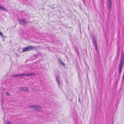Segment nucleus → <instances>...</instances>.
I'll return each instance as SVG.
<instances>
[{
	"instance_id": "f257e3e1",
	"label": "nucleus",
	"mask_w": 124,
	"mask_h": 124,
	"mask_svg": "<svg viewBox=\"0 0 124 124\" xmlns=\"http://www.w3.org/2000/svg\"><path fill=\"white\" fill-rule=\"evenodd\" d=\"M124 62V53H122L121 59L119 66L123 67Z\"/></svg>"
},
{
	"instance_id": "f03ea898",
	"label": "nucleus",
	"mask_w": 124,
	"mask_h": 124,
	"mask_svg": "<svg viewBox=\"0 0 124 124\" xmlns=\"http://www.w3.org/2000/svg\"><path fill=\"white\" fill-rule=\"evenodd\" d=\"M33 48V47L32 46H28L23 48L22 51L24 52L27 51H29L32 49Z\"/></svg>"
},
{
	"instance_id": "7ed1b4c3",
	"label": "nucleus",
	"mask_w": 124,
	"mask_h": 124,
	"mask_svg": "<svg viewBox=\"0 0 124 124\" xmlns=\"http://www.w3.org/2000/svg\"><path fill=\"white\" fill-rule=\"evenodd\" d=\"M107 4V8L109 10H110L111 8V0H108Z\"/></svg>"
},
{
	"instance_id": "20e7f679",
	"label": "nucleus",
	"mask_w": 124,
	"mask_h": 124,
	"mask_svg": "<svg viewBox=\"0 0 124 124\" xmlns=\"http://www.w3.org/2000/svg\"><path fill=\"white\" fill-rule=\"evenodd\" d=\"M32 74H27V75H24V74H22L20 75H15L14 76L15 77H17L18 76H25V75H26L27 76H31V75H32Z\"/></svg>"
},
{
	"instance_id": "39448f33",
	"label": "nucleus",
	"mask_w": 124,
	"mask_h": 124,
	"mask_svg": "<svg viewBox=\"0 0 124 124\" xmlns=\"http://www.w3.org/2000/svg\"><path fill=\"white\" fill-rule=\"evenodd\" d=\"M93 44H94L95 46V49L97 51V44L96 41L93 39Z\"/></svg>"
},
{
	"instance_id": "423d86ee",
	"label": "nucleus",
	"mask_w": 124,
	"mask_h": 124,
	"mask_svg": "<svg viewBox=\"0 0 124 124\" xmlns=\"http://www.w3.org/2000/svg\"><path fill=\"white\" fill-rule=\"evenodd\" d=\"M33 108L35 110H37L38 111H39L40 109V108L38 106H33Z\"/></svg>"
},
{
	"instance_id": "0eeeda50",
	"label": "nucleus",
	"mask_w": 124,
	"mask_h": 124,
	"mask_svg": "<svg viewBox=\"0 0 124 124\" xmlns=\"http://www.w3.org/2000/svg\"><path fill=\"white\" fill-rule=\"evenodd\" d=\"M122 67V66H119V74H120L121 72Z\"/></svg>"
},
{
	"instance_id": "6e6552de",
	"label": "nucleus",
	"mask_w": 124,
	"mask_h": 124,
	"mask_svg": "<svg viewBox=\"0 0 124 124\" xmlns=\"http://www.w3.org/2000/svg\"><path fill=\"white\" fill-rule=\"evenodd\" d=\"M21 22H23L25 24L26 23L25 22L24 19H21L19 20Z\"/></svg>"
},
{
	"instance_id": "1a4fd4ad",
	"label": "nucleus",
	"mask_w": 124,
	"mask_h": 124,
	"mask_svg": "<svg viewBox=\"0 0 124 124\" xmlns=\"http://www.w3.org/2000/svg\"><path fill=\"white\" fill-rule=\"evenodd\" d=\"M0 9L1 10H6L3 7H2L0 6Z\"/></svg>"
},
{
	"instance_id": "9d476101",
	"label": "nucleus",
	"mask_w": 124,
	"mask_h": 124,
	"mask_svg": "<svg viewBox=\"0 0 124 124\" xmlns=\"http://www.w3.org/2000/svg\"><path fill=\"white\" fill-rule=\"evenodd\" d=\"M23 90L24 91H27L28 90V89L27 88H23Z\"/></svg>"
},
{
	"instance_id": "9b49d317",
	"label": "nucleus",
	"mask_w": 124,
	"mask_h": 124,
	"mask_svg": "<svg viewBox=\"0 0 124 124\" xmlns=\"http://www.w3.org/2000/svg\"><path fill=\"white\" fill-rule=\"evenodd\" d=\"M6 124H11V123L10 122H7L6 123Z\"/></svg>"
},
{
	"instance_id": "f8f14e48",
	"label": "nucleus",
	"mask_w": 124,
	"mask_h": 124,
	"mask_svg": "<svg viewBox=\"0 0 124 124\" xmlns=\"http://www.w3.org/2000/svg\"><path fill=\"white\" fill-rule=\"evenodd\" d=\"M0 35H1V36H2V33L1 32H0Z\"/></svg>"
},
{
	"instance_id": "ddd939ff",
	"label": "nucleus",
	"mask_w": 124,
	"mask_h": 124,
	"mask_svg": "<svg viewBox=\"0 0 124 124\" xmlns=\"http://www.w3.org/2000/svg\"><path fill=\"white\" fill-rule=\"evenodd\" d=\"M6 94L7 95H9V94H8V93H6Z\"/></svg>"
},
{
	"instance_id": "4468645a",
	"label": "nucleus",
	"mask_w": 124,
	"mask_h": 124,
	"mask_svg": "<svg viewBox=\"0 0 124 124\" xmlns=\"http://www.w3.org/2000/svg\"><path fill=\"white\" fill-rule=\"evenodd\" d=\"M61 63L63 65H64V64H63V63L62 62H61Z\"/></svg>"
}]
</instances>
